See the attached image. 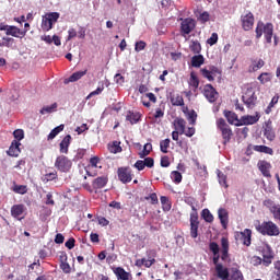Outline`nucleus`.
<instances>
[{
  "label": "nucleus",
  "mask_w": 280,
  "mask_h": 280,
  "mask_svg": "<svg viewBox=\"0 0 280 280\" xmlns=\"http://www.w3.org/2000/svg\"><path fill=\"white\" fill-rule=\"evenodd\" d=\"M106 185H108V177H106V176L96 177L92 182V187H93L95 194H97V191H100V189H104V187H106Z\"/></svg>",
  "instance_id": "2eb2a0df"
},
{
  "label": "nucleus",
  "mask_w": 280,
  "mask_h": 280,
  "mask_svg": "<svg viewBox=\"0 0 280 280\" xmlns=\"http://www.w3.org/2000/svg\"><path fill=\"white\" fill-rule=\"evenodd\" d=\"M272 280H280V260L275 262V271L271 277Z\"/></svg>",
  "instance_id": "3c124183"
},
{
  "label": "nucleus",
  "mask_w": 280,
  "mask_h": 280,
  "mask_svg": "<svg viewBox=\"0 0 280 280\" xmlns=\"http://www.w3.org/2000/svg\"><path fill=\"white\" fill-rule=\"evenodd\" d=\"M207 43H208V45L213 47V45H215V43H218V33H212L210 38L207 39Z\"/></svg>",
  "instance_id": "680f3d73"
},
{
  "label": "nucleus",
  "mask_w": 280,
  "mask_h": 280,
  "mask_svg": "<svg viewBox=\"0 0 280 280\" xmlns=\"http://www.w3.org/2000/svg\"><path fill=\"white\" fill-rule=\"evenodd\" d=\"M241 25L244 32H250L255 26V15L250 11L241 15Z\"/></svg>",
  "instance_id": "6e6552de"
},
{
  "label": "nucleus",
  "mask_w": 280,
  "mask_h": 280,
  "mask_svg": "<svg viewBox=\"0 0 280 280\" xmlns=\"http://www.w3.org/2000/svg\"><path fill=\"white\" fill-rule=\"evenodd\" d=\"M257 222L258 224H256V231H258V233L261 235H269V237L279 235V226H277V224H275L272 221H265L262 223H259V221Z\"/></svg>",
  "instance_id": "7ed1b4c3"
},
{
  "label": "nucleus",
  "mask_w": 280,
  "mask_h": 280,
  "mask_svg": "<svg viewBox=\"0 0 280 280\" xmlns=\"http://www.w3.org/2000/svg\"><path fill=\"white\" fill-rule=\"evenodd\" d=\"M171 104L172 106H185V98L180 94L171 95Z\"/></svg>",
  "instance_id": "c756f323"
},
{
  "label": "nucleus",
  "mask_w": 280,
  "mask_h": 280,
  "mask_svg": "<svg viewBox=\"0 0 280 280\" xmlns=\"http://www.w3.org/2000/svg\"><path fill=\"white\" fill-rule=\"evenodd\" d=\"M228 280H244V273L240 270V265L233 264L229 269V279Z\"/></svg>",
  "instance_id": "ddd939ff"
},
{
  "label": "nucleus",
  "mask_w": 280,
  "mask_h": 280,
  "mask_svg": "<svg viewBox=\"0 0 280 280\" xmlns=\"http://www.w3.org/2000/svg\"><path fill=\"white\" fill-rule=\"evenodd\" d=\"M100 156H93L90 159V165L91 167H97V164L100 163Z\"/></svg>",
  "instance_id": "774afa93"
},
{
  "label": "nucleus",
  "mask_w": 280,
  "mask_h": 280,
  "mask_svg": "<svg viewBox=\"0 0 280 280\" xmlns=\"http://www.w3.org/2000/svg\"><path fill=\"white\" fill-rule=\"evenodd\" d=\"M142 162L144 163V167H149V168L154 167V159L153 158H144V160H142Z\"/></svg>",
  "instance_id": "0e129e2a"
},
{
  "label": "nucleus",
  "mask_w": 280,
  "mask_h": 280,
  "mask_svg": "<svg viewBox=\"0 0 280 280\" xmlns=\"http://www.w3.org/2000/svg\"><path fill=\"white\" fill-rule=\"evenodd\" d=\"M224 117L232 126H240V119L237 118V114H235V112L224 110Z\"/></svg>",
  "instance_id": "393cba45"
},
{
  "label": "nucleus",
  "mask_w": 280,
  "mask_h": 280,
  "mask_svg": "<svg viewBox=\"0 0 280 280\" xmlns=\"http://www.w3.org/2000/svg\"><path fill=\"white\" fill-rule=\"evenodd\" d=\"M242 102L247 108H254L257 106V94H255V89L247 88L242 95Z\"/></svg>",
  "instance_id": "0eeeda50"
},
{
  "label": "nucleus",
  "mask_w": 280,
  "mask_h": 280,
  "mask_svg": "<svg viewBox=\"0 0 280 280\" xmlns=\"http://www.w3.org/2000/svg\"><path fill=\"white\" fill-rule=\"evenodd\" d=\"M255 152H262L264 154H270L273 155L275 151L270 147L266 145H254Z\"/></svg>",
  "instance_id": "72a5a7b5"
},
{
  "label": "nucleus",
  "mask_w": 280,
  "mask_h": 280,
  "mask_svg": "<svg viewBox=\"0 0 280 280\" xmlns=\"http://www.w3.org/2000/svg\"><path fill=\"white\" fill-rule=\"evenodd\" d=\"M205 65V56L202 55H195L191 58V67H195V69H200Z\"/></svg>",
  "instance_id": "cd10ccee"
},
{
  "label": "nucleus",
  "mask_w": 280,
  "mask_h": 280,
  "mask_svg": "<svg viewBox=\"0 0 280 280\" xmlns=\"http://www.w3.org/2000/svg\"><path fill=\"white\" fill-rule=\"evenodd\" d=\"M51 180H58V172L57 171H52L50 173H46L44 176H42V183H51Z\"/></svg>",
  "instance_id": "7c9ffc66"
},
{
  "label": "nucleus",
  "mask_w": 280,
  "mask_h": 280,
  "mask_svg": "<svg viewBox=\"0 0 280 280\" xmlns=\"http://www.w3.org/2000/svg\"><path fill=\"white\" fill-rule=\"evenodd\" d=\"M114 275H116L118 280H131L132 275L130 272L126 271L122 267H114L113 269Z\"/></svg>",
  "instance_id": "dca6fc26"
},
{
  "label": "nucleus",
  "mask_w": 280,
  "mask_h": 280,
  "mask_svg": "<svg viewBox=\"0 0 280 280\" xmlns=\"http://www.w3.org/2000/svg\"><path fill=\"white\" fill-rule=\"evenodd\" d=\"M264 135L268 141H275L277 133H275V129H272V121L266 124Z\"/></svg>",
  "instance_id": "5701e85b"
},
{
  "label": "nucleus",
  "mask_w": 280,
  "mask_h": 280,
  "mask_svg": "<svg viewBox=\"0 0 280 280\" xmlns=\"http://www.w3.org/2000/svg\"><path fill=\"white\" fill-rule=\"evenodd\" d=\"M238 237L244 246H250L253 231L250 229H245L243 232L238 233Z\"/></svg>",
  "instance_id": "a211bd4d"
},
{
  "label": "nucleus",
  "mask_w": 280,
  "mask_h": 280,
  "mask_svg": "<svg viewBox=\"0 0 280 280\" xmlns=\"http://www.w3.org/2000/svg\"><path fill=\"white\" fill-rule=\"evenodd\" d=\"M209 19H210V15H209V12L207 11L200 13V15L198 16V21L203 24L208 23Z\"/></svg>",
  "instance_id": "bf43d9fd"
},
{
  "label": "nucleus",
  "mask_w": 280,
  "mask_h": 280,
  "mask_svg": "<svg viewBox=\"0 0 280 280\" xmlns=\"http://www.w3.org/2000/svg\"><path fill=\"white\" fill-rule=\"evenodd\" d=\"M25 205L23 203H18V205H13L11 207V215L12 218H15V220H23V218L25 217H21L23 215V213H25Z\"/></svg>",
  "instance_id": "4468645a"
},
{
  "label": "nucleus",
  "mask_w": 280,
  "mask_h": 280,
  "mask_svg": "<svg viewBox=\"0 0 280 280\" xmlns=\"http://www.w3.org/2000/svg\"><path fill=\"white\" fill-rule=\"evenodd\" d=\"M118 179L120 183H124V185L128 183H132V168L129 166H121L117 170Z\"/></svg>",
  "instance_id": "9d476101"
},
{
  "label": "nucleus",
  "mask_w": 280,
  "mask_h": 280,
  "mask_svg": "<svg viewBox=\"0 0 280 280\" xmlns=\"http://www.w3.org/2000/svg\"><path fill=\"white\" fill-rule=\"evenodd\" d=\"M104 91V83H102L95 91L91 92L88 96L86 100H91V97H94V95H100Z\"/></svg>",
  "instance_id": "4d7b16f0"
},
{
  "label": "nucleus",
  "mask_w": 280,
  "mask_h": 280,
  "mask_svg": "<svg viewBox=\"0 0 280 280\" xmlns=\"http://www.w3.org/2000/svg\"><path fill=\"white\" fill-rule=\"evenodd\" d=\"M54 28V24L51 22V20L49 18H47L46 15H44L42 18V30L43 32H49V30Z\"/></svg>",
  "instance_id": "473e14b6"
},
{
  "label": "nucleus",
  "mask_w": 280,
  "mask_h": 280,
  "mask_svg": "<svg viewBox=\"0 0 280 280\" xmlns=\"http://www.w3.org/2000/svg\"><path fill=\"white\" fill-rule=\"evenodd\" d=\"M264 65H266L264 59L254 60L252 62V71H254V72L259 71V69H261L264 67Z\"/></svg>",
  "instance_id": "c03bdc74"
},
{
  "label": "nucleus",
  "mask_w": 280,
  "mask_h": 280,
  "mask_svg": "<svg viewBox=\"0 0 280 280\" xmlns=\"http://www.w3.org/2000/svg\"><path fill=\"white\" fill-rule=\"evenodd\" d=\"M256 38L265 36V40L268 45L272 44V36H275V25L272 23L258 22L256 26Z\"/></svg>",
  "instance_id": "f03ea898"
},
{
  "label": "nucleus",
  "mask_w": 280,
  "mask_h": 280,
  "mask_svg": "<svg viewBox=\"0 0 280 280\" xmlns=\"http://www.w3.org/2000/svg\"><path fill=\"white\" fill-rule=\"evenodd\" d=\"M2 43H0V47H10V43H14V38L12 37H2Z\"/></svg>",
  "instance_id": "69168bd1"
},
{
  "label": "nucleus",
  "mask_w": 280,
  "mask_h": 280,
  "mask_svg": "<svg viewBox=\"0 0 280 280\" xmlns=\"http://www.w3.org/2000/svg\"><path fill=\"white\" fill-rule=\"evenodd\" d=\"M45 15L50 20V22H52V25L54 23H58V19H60V13L58 12H50Z\"/></svg>",
  "instance_id": "864d4df0"
},
{
  "label": "nucleus",
  "mask_w": 280,
  "mask_h": 280,
  "mask_svg": "<svg viewBox=\"0 0 280 280\" xmlns=\"http://www.w3.org/2000/svg\"><path fill=\"white\" fill-rule=\"evenodd\" d=\"M108 151L110 154H119V152H122L121 142L120 141H113L112 143H108L107 145Z\"/></svg>",
  "instance_id": "a878e982"
},
{
  "label": "nucleus",
  "mask_w": 280,
  "mask_h": 280,
  "mask_svg": "<svg viewBox=\"0 0 280 280\" xmlns=\"http://www.w3.org/2000/svg\"><path fill=\"white\" fill-rule=\"evenodd\" d=\"M62 130H65V125H59V126L55 127L48 135L47 141H54V139H56V137H58V135H60V132H62Z\"/></svg>",
  "instance_id": "2f4dec72"
},
{
  "label": "nucleus",
  "mask_w": 280,
  "mask_h": 280,
  "mask_svg": "<svg viewBox=\"0 0 280 280\" xmlns=\"http://www.w3.org/2000/svg\"><path fill=\"white\" fill-rule=\"evenodd\" d=\"M272 166L270 165L269 162L266 161H259L258 162V170L259 172H261L262 176H265L266 178H270L272 175H270V168Z\"/></svg>",
  "instance_id": "412c9836"
},
{
  "label": "nucleus",
  "mask_w": 280,
  "mask_h": 280,
  "mask_svg": "<svg viewBox=\"0 0 280 280\" xmlns=\"http://www.w3.org/2000/svg\"><path fill=\"white\" fill-rule=\"evenodd\" d=\"M151 152H152V143H145L143 147V150L139 152V158L145 159V156L150 155Z\"/></svg>",
  "instance_id": "58836bf2"
},
{
  "label": "nucleus",
  "mask_w": 280,
  "mask_h": 280,
  "mask_svg": "<svg viewBox=\"0 0 280 280\" xmlns=\"http://www.w3.org/2000/svg\"><path fill=\"white\" fill-rule=\"evenodd\" d=\"M218 215H219V220L221 222V226L223 229H228V226H229V211H226V209H224V208H220L218 210Z\"/></svg>",
  "instance_id": "aec40b11"
},
{
  "label": "nucleus",
  "mask_w": 280,
  "mask_h": 280,
  "mask_svg": "<svg viewBox=\"0 0 280 280\" xmlns=\"http://www.w3.org/2000/svg\"><path fill=\"white\" fill-rule=\"evenodd\" d=\"M126 119H127V121H130V124L133 126V124H137L141 119V116L139 114L129 112Z\"/></svg>",
  "instance_id": "37998d69"
},
{
  "label": "nucleus",
  "mask_w": 280,
  "mask_h": 280,
  "mask_svg": "<svg viewBox=\"0 0 280 280\" xmlns=\"http://www.w3.org/2000/svg\"><path fill=\"white\" fill-rule=\"evenodd\" d=\"M231 255L229 254V238H221V260L229 261Z\"/></svg>",
  "instance_id": "f3484780"
},
{
  "label": "nucleus",
  "mask_w": 280,
  "mask_h": 280,
  "mask_svg": "<svg viewBox=\"0 0 280 280\" xmlns=\"http://www.w3.org/2000/svg\"><path fill=\"white\" fill-rule=\"evenodd\" d=\"M56 108H58V103H54L52 105L50 106H44L42 109H40V115H46V113H54V110H56Z\"/></svg>",
  "instance_id": "de8ad7c7"
},
{
  "label": "nucleus",
  "mask_w": 280,
  "mask_h": 280,
  "mask_svg": "<svg viewBox=\"0 0 280 280\" xmlns=\"http://www.w3.org/2000/svg\"><path fill=\"white\" fill-rule=\"evenodd\" d=\"M171 140L170 138H166L165 140H162L160 142V150L163 152V154H167V150L170 148Z\"/></svg>",
  "instance_id": "a18cd8bd"
},
{
  "label": "nucleus",
  "mask_w": 280,
  "mask_h": 280,
  "mask_svg": "<svg viewBox=\"0 0 280 280\" xmlns=\"http://www.w3.org/2000/svg\"><path fill=\"white\" fill-rule=\"evenodd\" d=\"M186 119L189 121L190 126H196L198 114L196 113V110L191 109L190 113L186 116Z\"/></svg>",
  "instance_id": "79ce46f5"
},
{
  "label": "nucleus",
  "mask_w": 280,
  "mask_h": 280,
  "mask_svg": "<svg viewBox=\"0 0 280 280\" xmlns=\"http://www.w3.org/2000/svg\"><path fill=\"white\" fill-rule=\"evenodd\" d=\"M14 194H20L21 196H24V194L27 192V186L25 185H14L13 186Z\"/></svg>",
  "instance_id": "49530a36"
},
{
  "label": "nucleus",
  "mask_w": 280,
  "mask_h": 280,
  "mask_svg": "<svg viewBox=\"0 0 280 280\" xmlns=\"http://www.w3.org/2000/svg\"><path fill=\"white\" fill-rule=\"evenodd\" d=\"M258 80L260 84H267V82H270V73L268 72H262L259 77Z\"/></svg>",
  "instance_id": "6e6d98bb"
},
{
  "label": "nucleus",
  "mask_w": 280,
  "mask_h": 280,
  "mask_svg": "<svg viewBox=\"0 0 280 280\" xmlns=\"http://www.w3.org/2000/svg\"><path fill=\"white\" fill-rule=\"evenodd\" d=\"M144 200H151V205H159V196H156V192H152L150 196L144 197Z\"/></svg>",
  "instance_id": "052dcab7"
},
{
  "label": "nucleus",
  "mask_w": 280,
  "mask_h": 280,
  "mask_svg": "<svg viewBox=\"0 0 280 280\" xmlns=\"http://www.w3.org/2000/svg\"><path fill=\"white\" fill-rule=\"evenodd\" d=\"M262 260L260 257H256L259 264H264V266L268 267L270 264H272V260L275 259V252H272V247L269 245L265 246L261 249Z\"/></svg>",
  "instance_id": "1a4fd4ad"
},
{
  "label": "nucleus",
  "mask_w": 280,
  "mask_h": 280,
  "mask_svg": "<svg viewBox=\"0 0 280 280\" xmlns=\"http://www.w3.org/2000/svg\"><path fill=\"white\" fill-rule=\"evenodd\" d=\"M60 268L66 275H69V272H71V266L67 261H61Z\"/></svg>",
  "instance_id": "e2e57ef3"
},
{
  "label": "nucleus",
  "mask_w": 280,
  "mask_h": 280,
  "mask_svg": "<svg viewBox=\"0 0 280 280\" xmlns=\"http://www.w3.org/2000/svg\"><path fill=\"white\" fill-rule=\"evenodd\" d=\"M189 49L192 54H200V51H202V45H200V42L198 40H191Z\"/></svg>",
  "instance_id": "f704fd0d"
},
{
  "label": "nucleus",
  "mask_w": 280,
  "mask_h": 280,
  "mask_svg": "<svg viewBox=\"0 0 280 280\" xmlns=\"http://www.w3.org/2000/svg\"><path fill=\"white\" fill-rule=\"evenodd\" d=\"M171 178L173 183H175L176 185H179V183H183V174H180V172L178 171H173L171 173Z\"/></svg>",
  "instance_id": "ea45409f"
},
{
  "label": "nucleus",
  "mask_w": 280,
  "mask_h": 280,
  "mask_svg": "<svg viewBox=\"0 0 280 280\" xmlns=\"http://www.w3.org/2000/svg\"><path fill=\"white\" fill-rule=\"evenodd\" d=\"M209 250L212 253V264H214V270L219 277H223L229 272V268L224 267L222 262H220V245L215 242H211L209 244Z\"/></svg>",
  "instance_id": "f257e3e1"
},
{
  "label": "nucleus",
  "mask_w": 280,
  "mask_h": 280,
  "mask_svg": "<svg viewBox=\"0 0 280 280\" xmlns=\"http://www.w3.org/2000/svg\"><path fill=\"white\" fill-rule=\"evenodd\" d=\"M0 32H5L7 36H13V38H24L27 34V30L21 31L18 26L7 25L3 23L0 24Z\"/></svg>",
  "instance_id": "423d86ee"
},
{
  "label": "nucleus",
  "mask_w": 280,
  "mask_h": 280,
  "mask_svg": "<svg viewBox=\"0 0 280 280\" xmlns=\"http://www.w3.org/2000/svg\"><path fill=\"white\" fill-rule=\"evenodd\" d=\"M69 145H71V135H67L59 143L61 154H69Z\"/></svg>",
  "instance_id": "4be33fe9"
},
{
  "label": "nucleus",
  "mask_w": 280,
  "mask_h": 280,
  "mask_svg": "<svg viewBox=\"0 0 280 280\" xmlns=\"http://www.w3.org/2000/svg\"><path fill=\"white\" fill-rule=\"evenodd\" d=\"M201 218H203L205 222H208L209 224L213 222V214L211 213V211H209V209L202 210Z\"/></svg>",
  "instance_id": "a19ab883"
},
{
  "label": "nucleus",
  "mask_w": 280,
  "mask_h": 280,
  "mask_svg": "<svg viewBox=\"0 0 280 280\" xmlns=\"http://www.w3.org/2000/svg\"><path fill=\"white\" fill-rule=\"evenodd\" d=\"M196 30V20L191 18H186L180 23V33L182 36H187L188 34H191Z\"/></svg>",
  "instance_id": "9b49d317"
},
{
  "label": "nucleus",
  "mask_w": 280,
  "mask_h": 280,
  "mask_svg": "<svg viewBox=\"0 0 280 280\" xmlns=\"http://www.w3.org/2000/svg\"><path fill=\"white\" fill-rule=\"evenodd\" d=\"M200 73H201L202 78H205L206 80H208V82H213V80H215L214 74H212V73L209 71V68H202V69H200Z\"/></svg>",
  "instance_id": "c9c22d12"
},
{
  "label": "nucleus",
  "mask_w": 280,
  "mask_h": 280,
  "mask_svg": "<svg viewBox=\"0 0 280 280\" xmlns=\"http://www.w3.org/2000/svg\"><path fill=\"white\" fill-rule=\"evenodd\" d=\"M217 128H219L221 131L223 145H226V143H230L231 138L233 137V130L231 129V126L226 124V120H224V118H220L217 121Z\"/></svg>",
  "instance_id": "20e7f679"
},
{
  "label": "nucleus",
  "mask_w": 280,
  "mask_h": 280,
  "mask_svg": "<svg viewBox=\"0 0 280 280\" xmlns=\"http://www.w3.org/2000/svg\"><path fill=\"white\" fill-rule=\"evenodd\" d=\"M21 142L13 140L9 148L8 155L14 158L19 156L21 154V149L19 148Z\"/></svg>",
  "instance_id": "b1692460"
},
{
  "label": "nucleus",
  "mask_w": 280,
  "mask_h": 280,
  "mask_svg": "<svg viewBox=\"0 0 280 280\" xmlns=\"http://www.w3.org/2000/svg\"><path fill=\"white\" fill-rule=\"evenodd\" d=\"M189 86L195 88V90L200 86V79H198V75H196V72L190 73Z\"/></svg>",
  "instance_id": "e433bc0d"
},
{
  "label": "nucleus",
  "mask_w": 280,
  "mask_h": 280,
  "mask_svg": "<svg viewBox=\"0 0 280 280\" xmlns=\"http://www.w3.org/2000/svg\"><path fill=\"white\" fill-rule=\"evenodd\" d=\"M257 121H259V117L257 116L247 115L241 118V122L243 126H253V124H257Z\"/></svg>",
  "instance_id": "c85d7f7f"
},
{
  "label": "nucleus",
  "mask_w": 280,
  "mask_h": 280,
  "mask_svg": "<svg viewBox=\"0 0 280 280\" xmlns=\"http://www.w3.org/2000/svg\"><path fill=\"white\" fill-rule=\"evenodd\" d=\"M173 126L179 135H185V128L187 126V121H185V118L177 117L173 121Z\"/></svg>",
  "instance_id": "6ab92c4d"
},
{
  "label": "nucleus",
  "mask_w": 280,
  "mask_h": 280,
  "mask_svg": "<svg viewBox=\"0 0 280 280\" xmlns=\"http://www.w3.org/2000/svg\"><path fill=\"white\" fill-rule=\"evenodd\" d=\"M218 174V178H219V185H221V187H224L225 189L229 188V184L226 183V175L224 173H222L220 170L217 171Z\"/></svg>",
  "instance_id": "4c0bfd02"
},
{
  "label": "nucleus",
  "mask_w": 280,
  "mask_h": 280,
  "mask_svg": "<svg viewBox=\"0 0 280 280\" xmlns=\"http://www.w3.org/2000/svg\"><path fill=\"white\" fill-rule=\"evenodd\" d=\"M55 167L58 172H62L67 174L71 172V167H73V162L67 158V155H58L55 160Z\"/></svg>",
  "instance_id": "39448f33"
},
{
  "label": "nucleus",
  "mask_w": 280,
  "mask_h": 280,
  "mask_svg": "<svg viewBox=\"0 0 280 280\" xmlns=\"http://www.w3.org/2000/svg\"><path fill=\"white\" fill-rule=\"evenodd\" d=\"M190 224H200L198 221V210L196 206H192V212L190 213Z\"/></svg>",
  "instance_id": "09e8293b"
},
{
  "label": "nucleus",
  "mask_w": 280,
  "mask_h": 280,
  "mask_svg": "<svg viewBox=\"0 0 280 280\" xmlns=\"http://www.w3.org/2000/svg\"><path fill=\"white\" fill-rule=\"evenodd\" d=\"M203 95H205L206 100H208V102H210V104H213L214 102L218 101V91L211 84L205 85Z\"/></svg>",
  "instance_id": "f8f14e48"
},
{
  "label": "nucleus",
  "mask_w": 280,
  "mask_h": 280,
  "mask_svg": "<svg viewBox=\"0 0 280 280\" xmlns=\"http://www.w3.org/2000/svg\"><path fill=\"white\" fill-rule=\"evenodd\" d=\"M198 226H200V223H190V236L192 240L198 237Z\"/></svg>",
  "instance_id": "603ef678"
},
{
  "label": "nucleus",
  "mask_w": 280,
  "mask_h": 280,
  "mask_svg": "<svg viewBox=\"0 0 280 280\" xmlns=\"http://www.w3.org/2000/svg\"><path fill=\"white\" fill-rule=\"evenodd\" d=\"M13 137L18 142L23 141V139H25V131H23V129H16L13 131Z\"/></svg>",
  "instance_id": "8fccbe9b"
},
{
  "label": "nucleus",
  "mask_w": 280,
  "mask_h": 280,
  "mask_svg": "<svg viewBox=\"0 0 280 280\" xmlns=\"http://www.w3.org/2000/svg\"><path fill=\"white\" fill-rule=\"evenodd\" d=\"M88 73V70H83V71H77L73 72L69 78L68 81L66 80L65 83L69 84V82H78V80H82V78H84V75Z\"/></svg>",
  "instance_id": "bb28decb"
},
{
  "label": "nucleus",
  "mask_w": 280,
  "mask_h": 280,
  "mask_svg": "<svg viewBox=\"0 0 280 280\" xmlns=\"http://www.w3.org/2000/svg\"><path fill=\"white\" fill-rule=\"evenodd\" d=\"M279 103V96H273L271 98V102L269 103L267 109H266V113L267 115H269V113L272 112V108H275V105Z\"/></svg>",
  "instance_id": "5fc2aeb1"
},
{
  "label": "nucleus",
  "mask_w": 280,
  "mask_h": 280,
  "mask_svg": "<svg viewBox=\"0 0 280 280\" xmlns=\"http://www.w3.org/2000/svg\"><path fill=\"white\" fill-rule=\"evenodd\" d=\"M66 248L69 250H72V248H75V238L70 237L66 243H65Z\"/></svg>",
  "instance_id": "338daca9"
},
{
  "label": "nucleus",
  "mask_w": 280,
  "mask_h": 280,
  "mask_svg": "<svg viewBox=\"0 0 280 280\" xmlns=\"http://www.w3.org/2000/svg\"><path fill=\"white\" fill-rule=\"evenodd\" d=\"M145 47H148V44L143 40H139L136 43L135 45V51H143V49H145Z\"/></svg>",
  "instance_id": "13d9d810"
}]
</instances>
